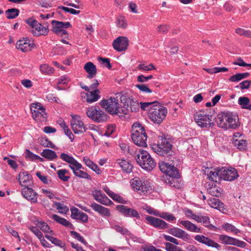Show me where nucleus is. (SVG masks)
<instances>
[{"instance_id":"32","label":"nucleus","mask_w":251,"mask_h":251,"mask_svg":"<svg viewBox=\"0 0 251 251\" xmlns=\"http://www.w3.org/2000/svg\"><path fill=\"white\" fill-rule=\"evenodd\" d=\"M60 158L66 162L69 163V166L70 168L71 167H72V166L77 167V166H79L78 162L72 156H70L67 153H62L60 155Z\"/></svg>"},{"instance_id":"33","label":"nucleus","mask_w":251,"mask_h":251,"mask_svg":"<svg viewBox=\"0 0 251 251\" xmlns=\"http://www.w3.org/2000/svg\"><path fill=\"white\" fill-rule=\"evenodd\" d=\"M147 224L159 229L168 228L169 225L165 221H147Z\"/></svg>"},{"instance_id":"36","label":"nucleus","mask_w":251,"mask_h":251,"mask_svg":"<svg viewBox=\"0 0 251 251\" xmlns=\"http://www.w3.org/2000/svg\"><path fill=\"white\" fill-rule=\"evenodd\" d=\"M209 205L214 208L218 209L219 210H223L224 204L220 200L216 198H210L208 199Z\"/></svg>"},{"instance_id":"43","label":"nucleus","mask_w":251,"mask_h":251,"mask_svg":"<svg viewBox=\"0 0 251 251\" xmlns=\"http://www.w3.org/2000/svg\"><path fill=\"white\" fill-rule=\"evenodd\" d=\"M32 117L36 121H44L47 118L45 109H42L41 111L32 114Z\"/></svg>"},{"instance_id":"16","label":"nucleus","mask_w":251,"mask_h":251,"mask_svg":"<svg viewBox=\"0 0 251 251\" xmlns=\"http://www.w3.org/2000/svg\"><path fill=\"white\" fill-rule=\"evenodd\" d=\"M227 129H236L240 126L238 116L232 112H228L226 118Z\"/></svg>"},{"instance_id":"64","label":"nucleus","mask_w":251,"mask_h":251,"mask_svg":"<svg viewBox=\"0 0 251 251\" xmlns=\"http://www.w3.org/2000/svg\"><path fill=\"white\" fill-rule=\"evenodd\" d=\"M165 245L166 250L167 251H180L181 249L180 247H177L168 242L165 243Z\"/></svg>"},{"instance_id":"31","label":"nucleus","mask_w":251,"mask_h":251,"mask_svg":"<svg viewBox=\"0 0 251 251\" xmlns=\"http://www.w3.org/2000/svg\"><path fill=\"white\" fill-rule=\"evenodd\" d=\"M222 175V168L220 167H217L213 171H210L207 174L209 179L213 181H217V179L219 180H221Z\"/></svg>"},{"instance_id":"62","label":"nucleus","mask_w":251,"mask_h":251,"mask_svg":"<svg viewBox=\"0 0 251 251\" xmlns=\"http://www.w3.org/2000/svg\"><path fill=\"white\" fill-rule=\"evenodd\" d=\"M111 198H112L114 201L121 203L126 204L127 203V201L125 200L123 197L120 196L118 194H115L114 193L112 196H111Z\"/></svg>"},{"instance_id":"41","label":"nucleus","mask_w":251,"mask_h":251,"mask_svg":"<svg viewBox=\"0 0 251 251\" xmlns=\"http://www.w3.org/2000/svg\"><path fill=\"white\" fill-rule=\"evenodd\" d=\"M45 237L47 239L49 240L52 244H54L55 246H58L61 248L63 249V250L65 251L66 250V247L65 243L62 241L58 239L57 238L50 236L48 235H46Z\"/></svg>"},{"instance_id":"2","label":"nucleus","mask_w":251,"mask_h":251,"mask_svg":"<svg viewBox=\"0 0 251 251\" xmlns=\"http://www.w3.org/2000/svg\"><path fill=\"white\" fill-rule=\"evenodd\" d=\"M131 137L134 144L139 147H147V135L145 127L139 123H135L132 126Z\"/></svg>"},{"instance_id":"40","label":"nucleus","mask_w":251,"mask_h":251,"mask_svg":"<svg viewBox=\"0 0 251 251\" xmlns=\"http://www.w3.org/2000/svg\"><path fill=\"white\" fill-rule=\"evenodd\" d=\"M168 232L173 236L179 238H183L187 235L184 230L177 227H173L169 229Z\"/></svg>"},{"instance_id":"20","label":"nucleus","mask_w":251,"mask_h":251,"mask_svg":"<svg viewBox=\"0 0 251 251\" xmlns=\"http://www.w3.org/2000/svg\"><path fill=\"white\" fill-rule=\"evenodd\" d=\"M52 28L51 31L56 34L60 33L63 28H68L71 27V24L69 22L63 23L56 20H53L51 22Z\"/></svg>"},{"instance_id":"58","label":"nucleus","mask_w":251,"mask_h":251,"mask_svg":"<svg viewBox=\"0 0 251 251\" xmlns=\"http://www.w3.org/2000/svg\"><path fill=\"white\" fill-rule=\"evenodd\" d=\"M185 214L187 218L192 220H201V217L194 214L191 210L188 209L185 210Z\"/></svg>"},{"instance_id":"18","label":"nucleus","mask_w":251,"mask_h":251,"mask_svg":"<svg viewBox=\"0 0 251 251\" xmlns=\"http://www.w3.org/2000/svg\"><path fill=\"white\" fill-rule=\"evenodd\" d=\"M18 177L19 181L22 187L29 186L33 184L32 176L27 172L20 173Z\"/></svg>"},{"instance_id":"5","label":"nucleus","mask_w":251,"mask_h":251,"mask_svg":"<svg viewBox=\"0 0 251 251\" xmlns=\"http://www.w3.org/2000/svg\"><path fill=\"white\" fill-rule=\"evenodd\" d=\"M137 163L144 170H152L156 166V162L150 154L146 152H142L136 157Z\"/></svg>"},{"instance_id":"50","label":"nucleus","mask_w":251,"mask_h":251,"mask_svg":"<svg viewBox=\"0 0 251 251\" xmlns=\"http://www.w3.org/2000/svg\"><path fill=\"white\" fill-rule=\"evenodd\" d=\"M117 26L119 28H126L127 27V23L125 17L120 16L116 20Z\"/></svg>"},{"instance_id":"23","label":"nucleus","mask_w":251,"mask_h":251,"mask_svg":"<svg viewBox=\"0 0 251 251\" xmlns=\"http://www.w3.org/2000/svg\"><path fill=\"white\" fill-rule=\"evenodd\" d=\"M100 91L99 90H95L90 91L89 94L81 93V96L83 97V95H84V98H86V101L91 103L97 101L100 98Z\"/></svg>"},{"instance_id":"56","label":"nucleus","mask_w":251,"mask_h":251,"mask_svg":"<svg viewBox=\"0 0 251 251\" xmlns=\"http://www.w3.org/2000/svg\"><path fill=\"white\" fill-rule=\"evenodd\" d=\"M198 222L201 223L203 225L208 228L209 229L214 231H217L219 229H220L219 228L213 226V225L211 224L210 223V221H197Z\"/></svg>"},{"instance_id":"24","label":"nucleus","mask_w":251,"mask_h":251,"mask_svg":"<svg viewBox=\"0 0 251 251\" xmlns=\"http://www.w3.org/2000/svg\"><path fill=\"white\" fill-rule=\"evenodd\" d=\"M180 177V175L179 176H163L162 180L168 184L169 186L176 188H179L180 187V183L179 182L178 178Z\"/></svg>"},{"instance_id":"10","label":"nucleus","mask_w":251,"mask_h":251,"mask_svg":"<svg viewBox=\"0 0 251 251\" xmlns=\"http://www.w3.org/2000/svg\"><path fill=\"white\" fill-rule=\"evenodd\" d=\"M116 210L121 214L127 217L140 218L139 213L134 209L129 208L124 205H118L116 206Z\"/></svg>"},{"instance_id":"13","label":"nucleus","mask_w":251,"mask_h":251,"mask_svg":"<svg viewBox=\"0 0 251 251\" xmlns=\"http://www.w3.org/2000/svg\"><path fill=\"white\" fill-rule=\"evenodd\" d=\"M110 226L112 228L115 229L117 232L121 233L123 235H127L131 238H132L134 241L141 243V239L137 237L132 234L124 226H121L116 223L111 222L110 223Z\"/></svg>"},{"instance_id":"49","label":"nucleus","mask_w":251,"mask_h":251,"mask_svg":"<svg viewBox=\"0 0 251 251\" xmlns=\"http://www.w3.org/2000/svg\"><path fill=\"white\" fill-rule=\"evenodd\" d=\"M40 69L41 72L45 75H50L53 73L54 71L53 68L49 66L47 64L41 65Z\"/></svg>"},{"instance_id":"19","label":"nucleus","mask_w":251,"mask_h":251,"mask_svg":"<svg viewBox=\"0 0 251 251\" xmlns=\"http://www.w3.org/2000/svg\"><path fill=\"white\" fill-rule=\"evenodd\" d=\"M132 188L137 191H140L142 193H146L149 190V186L145 182H143L139 178L135 177L131 180Z\"/></svg>"},{"instance_id":"59","label":"nucleus","mask_w":251,"mask_h":251,"mask_svg":"<svg viewBox=\"0 0 251 251\" xmlns=\"http://www.w3.org/2000/svg\"><path fill=\"white\" fill-rule=\"evenodd\" d=\"M117 109V114L116 115H118L119 117L124 116L125 115L127 114L129 112L127 106H125L124 104L122 107H120L119 105H118V108Z\"/></svg>"},{"instance_id":"60","label":"nucleus","mask_w":251,"mask_h":251,"mask_svg":"<svg viewBox=\"0 0 251 251\" xmlns=\"http://www.w3.org/2000/svg\"><path fill=\"white\" fill-rule=\"evenodd\" d=\"M98 202L105 205H109L113 203L105 194H103V196L100 198Z\"/></svg>"},{"instance_id":"28","label":"nucleus","mask_w":251,"mask_h":251,"mask_svg":"<svg viewBox=\"0 0 251 251\" xmlns=\"http://www.w3.org/2000/svg\"><path fill=\"white\" fill-rule=\"evenodd\" d=\"M179 226H183L187 230L193 232L200 233L201 232V228L198 227L196 225L191 223L190 221H180Z\"/></svg>"},{"instance_id":"52","label":"nucleus","mask_w":251,"mask_h":251,"mask_svg":"<svg viewBox=\"0 0 251 251\" xmlns=\"http://www.w3.org/2000/svg\"><path fill=\"white\" fill-rule=\"evenodd\" d=\"M235 32L240 36H244L248 38H251V31L245 30L241 28L235 29Z\"/></svg>"},{"instance_id":"51","label":"nucleus","mask_w":251,"mask_h":251,"mask_svg":"<svg viewBox=\"0 0 251 251\" xmlns=\"http://www.w3.org/2000/svg\"><path fill=\"white\" fill-rule=\"evenodd\" d=\"M222 226L227 232L231 231L235 234H237L238 233L240 232V230L238 229L229 223H226L225 224H223Z\"/></svg>"},{"instance_id":"1","label":"nucleus","mask_w":251,"mask_h":251,"mask_svg":"<svg viewBox=\"0 0 251 251\" xmlns=\"http://www.w3.org/2000/svg\"><path fill=\"white\" fill-rule=\"evenodd\" d=\"M171 140L162 136L158 137L157 144H152V150L156 154L163 156L169 157L174 154L172 149Z\"/></svg>"},{"instance_id":"4","label":"nucleus","mask_w":251,"mask_h":251,"mask_svg":"<svg viewBox=\"0 0 251 251\" xmlns=\"http://www.w3.org/2000/svg\"><path fill=\"white\" fill-rule=\"evenodd\" d=\"M167 109L160 104H155L150 107L148 115L150 119L154 123L159 124L165 119Z\"/></svg>"},{"instance_id":"35","label":"nucleus","mask_w":251,"mask_h":251,"mask_svg":"<svg viewBox=\"0 0 251 251\" xmlns=\"http://www.w3.org/2000/svg\"><path fill=\"white\" fill-rule=\"evenodd\" d=\"M207 190L208 193L212 196L218 197L221 195V188L213 183L208 184Z\"/></svg>"},{"instance_id":"14","label":"nucleus","mask_w":251,"mask_h":251,"mask_svg":"<svg viewBox=\"0 0 251 251\" xmlns=\"http://www.w3.org/2000/svg\"><path fill=\"white\" fill-rule=\"evenodd\" d=\"M219 239L223 244L225 245H231L241 248H244L247 245L244 241L226 235H220Z\"/></svg>"},{"instance_id":"61","label":"nucleus","mask_w":251,"mask_h":251,"mask_svg":"<svg viewBox=\"0 0 251 251\" xmlns=\"http://www.w3.org/2000/svg\"><path fill=\"white\" fill-rule=\"evenodd\" d=\"M158 103L156 101L153 102H142L140 103L141 108L143 110H149L151 107L154 105V103Z\"/></svg>"},{"instance_id":"44","label":"nucleus","mask_w":251,"mask_h":251,"mask_svg":"<svg viewBox=\"0 0 251 251\" xmlns=\"http://www.w3.org/2000/svg\"><path fill=\"white\" fill-rule=\"evenodd\" d=\"M179 176V173L177 169L174 165L168 164L167 171L165 176Z\"/></svg>"},{"instance_id":"26","label":"nucleus","mask_w":251,"mask_h":251,"mask_svg":"<svg viewBox=\"0 0 251 251\" xmlns=\"http://www.w3.org/2000/svg\"><path fill=\"white\" fill-rule=\"evenodd\" d=\"M79 166L71 167V170L73 171L74 174L75 176L79 178H86L88 180L91 179V177L87 173L80 170L82 168V165L78 162Z\"/></svg>"},{"instance_id":"7","label":"nucleus","mask_w":251,"mask_h":251,"mask_svg":"<svg viewBox=\"0 0 251 251\" xmlns=\"http://www.w3.org/2000/svg\"><path fill=\"white\" fill-rule=\"evenodd\" d=\"M100 104L110 114L113 115L117 114V108H118V105H120L118 99L115 98H111L107 100H103Z\"/></svg>"},{"instance_id":"42","label":"nucleus","mask_w":251,"mask_h":251,"mask_svg":"<svg viewBox=\"0 0 251 251\" xmlns=\"http://www.w3.org/2000/svg\"><path fill=\"white\" fill-rule=\"evenodd\" d=\"M19 12V9L13 8L7 9L5 11V15L8 19H13L18 16Z\"/></svg>"},{"instance_id":"12","label":"nucleus","mask_w":251,"mask_h":251,"mask_svg":"<svg viewBox=\"0 0 251 251\" xmlns=\"http://www.w3.org/2000/svg\"><path fill=\"white\" fill-rule=\"evenodd\" d=\"M120 100L123 104L127 106L128 111L136 112L139 109V104L136 101L130 99L126 95H120Z\"/></svg>"},{"instance_id":"48","label":"nucleus","mask_w":251,"mask_h":251,"mask_svg":"<svg viewBox=\"0 0 251 251\" xmlns=\"http://www.w3.org/2000/svg\"><path fill=\"white\" fill-rule=\"evenodd\" d=\"M69 173V171L65 169L59 170L57 172L58 177L60 179L63 181H68L70 178L69 176L65 175L66 174H68Z\"/></svg>"},{"instance_id":"63","label":"nucleus","mask_w":251,"mask_h":251,"mask_svg":"<svg viewBox=\"0 0 251 251\" xmlns=\"http://www.w3.org/2000/svg\"><path fill=\"white\" fill-rule=\"evenodd\" d=\"M25 157L29 158L32 161L36 160L38 155L32 153L29 150L26 149L25 152Z\"/></svg>"},{"instance_id":"17","label":"nucleus","mask_w":251,"mask_h":251,"mask_svg":"<svg viewBox=\"0 0 251 251\" xmlns=\"http://www.w3.org/2000/svg\"><path fill=\"white\" fill-rule=\"evenodd\" d=\"M22 194L24 198L31 202L35 203L37 201V193L29 186L25 187L22 189Z\"/></svg>"},{"instance_id":"30","label":"nucleus","mask_w":251,"mask_h":251,"mask_svg":"<svg viewBox=\"0 0 251 251\" xmlns=\"http://www.w3.org/2000/svg\"><path fill=\"white\" fill-rule=\"evenodd\" d=\"M71 218L75 220H87L88 216L75 207L71 208Z\"/></svg>"},{"instance_id":"53","label":"nucleus","mask_w":251,"mask_h":251,"mask_svg":"<svg viewBox=\"0 0 251 251\" xmlns=\"http://www.w3.org/2000/svg\"><path fill=\"white\" fill-rule=\"evenodd\" d=\"M31 111L32 114L38 112L45 108L41 105L40 103H33L31 105Z\"/></svg>"},{"instance_id":"15","label":"nucleus","mask_w":251,"mask_h":251,"mask_svg":"<svg viewBox=\"0 0 251 251\" xmlns=\"http://www.w3.org/2000/svg\"><path fill=\"white\" fill-rule=\"evenodd\" d=\"M112 45L115 50L118 51H125L128 46V40L126 37L120 36L114 40Z\"/></svg>"},{"instance_id":"8","label":"nucleus","mask_w":251,"mask_h":251,"mask_svg":"<svg viewBox=\"0 0 251 251\" xmlns=\"http://www.w3.org/2000/svg\"><path fill=\"white\" fill-rule=\"evenodd\" d=\"M141 208L146 210L149 214L153 216L159 217L164 220H175L174 216L168 212H164L159 211L150 206L145 204L141 207Z\"/></svg>"},{"instance_id":"22","label":"nucleus","mask_w":251,"mask_h":251,"mask_svg":"<svg viewBox=\"0 0 251 251\" xmlns=\"http://www.w3.org/2000/svg\"><path fill=\"white\" fill-rule=\"evenodd\" d=\"M33 44L30 43V41L27 38L19 40L16 43V48L18 50L23 52H26L31 50Z\"/></svg>"},{"instance_id":"47","label":"nucleus","mask_w":251,"mask_h":251,"mask_svg":"<svg viewBox=\"0 0 251 251\" xmlns=\"http://www.w3.org/2000/svg\"><path fill=\"white\" fill-rule=\"evenodd\" d=\"M40 143L44 147H49L53 149L56 148V146L45 136L40 138Z\"/></svg>"},{"instance_id":"57","label":"nucleus","mask_w":251,"mask_h":251,"mask_svg":"<svg viewBox=\"0 0 251 251\" xmlns=\"http://www.w3.org/2000/svg\"><path fill=\"white\" fill-rule=\"evenodd\" d=\"M54 205H55L56 209L60 213H65L66 212L69 211L68 207L65 206L64 204L61 203L60 202H55L54 203Z\"/></svg>"},{"instance_id":"45","label":"nucleus","mask_w":251,"mask_h":251,"mask_svg":"<svg viewBox=\"0 0 251 251\" xmlns=\"http://www.w3.org/2000/svg\"><path fill=\"white\" fill-rule=\"evenodd\" d=\"M234 145L241 151L245 150L247 148V141L243 139H236L233 142Z\"/></svg>"},{"instance_id":"46","label":"nucleus","mask_w":251,"mask_h":251,"mask_svg":"<svg viewBox=\"0 0 251 251\" xmlns=\"http://www.w3.org/2000/svg\"><path fill=\"white\" fill-rule=\"evenodd\" d=\"M37 223L35 224L36 226L40 228L45 233L52 232L50 230L49 225L44 221H36Z\"/></svg>"},{"instance_id":"3","label":"nucleus","mask_w":251,"mask_h":251,"mask_svg":"<svg viewBox=\"0 0 251 251\" xmlns=\"http://www.w3.org/2000/svg\"><path fill=\"white\" fill-rule=\"evenodd\" d=\"M207 110H201L194 115V120L199 126L209 128L214 125L213 116Z\"/></svg>"},{"instance_id":"21","label":"nucleus","mask_w":251,"mask_h":251,"mask_svg":"<svg viewBox=\"0 0 251 251\" xmlns=\"http://www.w3.org/2000/svg\"><path fill=\"white\" fill-rule=\"evenodd\" d=\"M194 239L200 243L204 244L209 247L215 248L216 249H219L221 247L219 244L202 235H197Z\"/></svg>"},{"instance_id":"38","label":"nucleus","mask_w":251,"mask_h":251,"mask_svg":"<svg viewBox=\"0 0 251 251\" xmlns=\"http://www.w3.org/2000/svg\"><path fill=\"white\" fill-rule=\"evenodd\" d=\"M238 103L242 108L251 110V102L249 98L241 97L238 99Z\"/></svg>"},{"instance_id":"6","label":"nucleus","mask_w":251,"mask_h":251,"mask_svg":"<svg viewBox=\"0 0 251 251\" xmlns=\"http://www.w3.org/2000/svg\"><path fill=\"white\" fill-rule=\"evenodd\" d=\"M87 116L97 123L105 122L108 118L107 115L102 111L99 107L92 106L86 112Z\"/></svg>"},{"instance_id":"55","label":"nucleus","mask_w":251,"mask_h":251,"mask_svg":"<svg viewBox=\"0 0 251 251\" xmlns=\"http://www.w3.org/2000/svg\"><path fill=\"white\" fill-rule=\"evenodd\" d=\"M28 229L34 233L38 239L42 238L43 236L42 232L38 229L37 226H28Z\"/></svg>"},{"instance_id":"34","label":"nucleus","mask_w":251,"mask_h":251,"mask_svg":"<svg viewBox=\"0 0 251 251\" xmlns=\"http://www.w3.org/2000/svg\"><path fill=\"white\" fill-rule=\"evenodd\" d=\"M90 206L96 211L99 212L100 214H102L105 216H109L110 212L108 209L101 206L95 202L91 203Z\"/></svg>"},{"instance_id":"27","label":"nucleus","mask_w":251,"mask_h":251,"mask_svg":"<svg viewBox=\"0 0 251 251\" xmlns=\"http://www.w3.org/2000/svg\"><path fill=\"white\" fill-rule=\"evenodd\" d=\"M116 164H118L123 171L126 173H130L132 171L133 166L127 160L124 159H118Z\"/></svg>"},{"instance_id":"37","label":"nucleus","mask_w":251,"mask_h":251,"mask_svg":"<svg viewBox=\"0 0 251 251\" xmlns=\"http://www.w3.org/2000/svg\"><path fill=\"white\" fill-rule=\"evenodd\" d=\"M41 155L49 160H53L57 157L56 153L50 149L43 150Z\"/></svg>"},{"instance_id":"54","label":"nucleus","mask_w":251,"mask_h":251,"mask_svg":"<svg viewBox=\"0 0 251 251\" xmlns=\"http://www.w3.org/2000/svg\"><path fill=\"white\" fill-rule=\"evenodd\" d=\"M71 235L75 239H77L78 241H80L82 243H83L85 245H87V242L84 239V238L81 236L80 234L76 232L75 231H71L70 232Z\"/></svg>"},{"instance_id":"25","label":"nucleus","mask_w":251,"mask_h":251,"mask_svg":"<svg viewBox=\"0 0 251 251\" xmlns=\"http://www.w3.org/2000/svg\"><path fill=\"white\" fill-rule=\"evenodd\" d=\"M228 112H222L219 113L217 117H213L214 120L216 119L219 127L227 129V123L226 122Z\"/></svg>"},{"instance_id":"39","label":"nucleus","mask_w":251,"mask_h":251,"mask_svg":"<svg viewBox=\"0 0 251 251\" xmlns=\"http://www.w3.org/2000/svg\"><path fill=\"white\" fill-rule=\"evenodd\" d=\"M83 161L87 166L91 168L97 174H100V170L99 169L98 166L97 164H95L91 160H90V159L88 157H84Z\"/></svg>"},{"instance_id":"9","label":"nucleus","mask_w":251,"mask_h":251,"mask_svg":"<svg viewBox=\"0 0 251 251\" xmlns=\"http://www.w3.org/2000/svg\"><path fill=\"white\" fill-rule=\"evenodd\" d=\"M71 125L75 134H81L86 132L84 125L78 115H72Z\"/></svg>"},{"instance_id":"29","label":"nucleus","mask_w":251,"mask_h":251,"mask_svg":"<svg viewBox=\"0 0 251 251\" xmlns=\"http://www.w3.org/2000/svg\"><path fill=\"white\" fill-rule=\"evenodd\" d=\"M84 69L88 73L87 77L91 79L94 77L97 74L96 66L91 62H87L84 66Z\"/></svg>"},{"instance_id":"11","label":"nucleus","mask_w":251,"mask_h":251,"mask_svg":"<svg viewBox=\"0 0 251 251\" xmlns=\"http://www.w3.org/2000/svg\"><path fill=\"white\" fill-rule=\"evenodd\" d=\"M222 179L226 181H233L239 177L236 169L232 167H222Z\"/></svg>"}]
</instances>
